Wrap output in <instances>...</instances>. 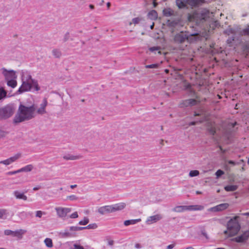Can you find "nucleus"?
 <instances>
[{
  "label": "nucleus",
  "mask_w": 249,
  "mask_h": 249,
  "mask_svg": "<svg viewBox=\"0 0 249 249\" xmlns=\"http://www.w3.org/2000/svg\"><path fill=\"white\" fill-rule=\"evenodd\" d=\"M208 130L210 134L214 135L216 133V129L214 126H211L208 128Z\"/></svg>",
  "instance_id": "34"
},
{
  "label": "nucleus",
  "mask_w": 249,
  "mask_h": 249,
  "mask_svg": "<svg viewBox=\"0 0 249 249\" xmlns=\"http://www.w3.org/2000/svg\"><path fill=\"white\" fill-rule=\"evenodd\" d=\"M69 38V33H67L64 36L63 41L66 42V41H67L68 40Z\"/></svg>",
  "instance_id": "52"
},
{
  "label": "nucleus",
  "mask_w": 249,
  "mask_h": 249,
  "mask_svg": "<svg viewBox=\"0 0 249 249\" xmlns=\"http://www.w3.org/2000/svg\"><path fill=\"white\" fill-rule=\"evenodd\" d=\"M239 218V216H235L231 218L227 223L228 230L231 236L236 234L240 229V225L238 222Z\"/></svg>",
  "instance_id": "5"
},
{
  "label": "nucleus",
  "mask_w": 249,
  "mask_h": 249,
  "mask_svg": "<svg viewBox=\"0 0 249 249\" xmlns=\"http://www.w3.org/2000/svg\"><path fill=\"white\" fill-rule=\"evenodd\" d=\"M21 80L22 84L18 90L19 93L31 91L32 89L35 91L40 89L37 81L33 79L32 75L27 71L22 72Z\"/></svg>",
  "instance_id": "2"
},
{
  "label": "nucleus",
  "mask_w": 249,
  "mask_h": 249,
  "mask_svg": "<svg viewBox=\"0 0 249 249\" xmlns=\"http://www.w3.org/2000/svg\"><path fill=\"white\" fill-rule=\"evenodd\" d=\"M114 244V241L112 240H109L108 241V245L109 246H112Z\"/></svg>",
  "instance_id": "57"
},
{
  "label": "nucleus",
  "mask_w": 249,
  "mask_h": 249,
  "mask_svg": "<svg viewBox=\"0 0 249 249\" xmlns=\"http://www.w3.org/2000/svg\"><path fill=\"white\" fill-rule=\"evenodd\" d=\"M238 188V186L236 185H229L225 187L224 189L226 191L231 192L236 190Z\"/></svg>",
  "instance_id": "26"
},
{
  "label": "nucleus",
  "mask_w": 249,
  "mask_h": 249,
  "mask_svg": "<svg viewBox=\"0 0 249 249\" xmlns=\"http://www.w3.org/2000/svg\"><path fill=\"white\" fill-rule=\"evenodd\" d=\"M84 229H95L97 228V225L96 223H92L88 225L86 227H84Z\"/></svg>",
  "instance_id": "33"
},
{
  "label": "nucleus",
  "mask_w": 249,
  "mask_h": 249,
  "mask_svg": "<svg viewBox=\"0 0 249 249\" xmlns=\"http://www.w3.org/2000/svg\"><path fill=\"white\" fill-rule=\"evenodd\" d=\"M199 174V172L198 170H192L189 172V176L190 177H194L197 176Z\"/></svg>",
  "instance_id": "32"
},
{
  "label": "nucleus",
  "mask_w": 249,
  "mask_h": 249,
  "mask_svg": "<svg viewBox=\"0 0 249 249\" xmlns=\"http://www.w3.org/2000/svg\"><path fill=\"white\" fill-rule=\"evenodd\" d=\"M243 215L249 216V212L243 213L242 214Z\"/></svg>",
  "instance_id": "62"
},
{
  "label": "nucleus",
  "mask_w": 249,
  "mask_h": 249,
  "mask_svg": "<svg viewBox=\"0 0 249 249\" xmlns=\"http://www.w3.org/2000/svg\"><path fill=\"white\" fill-rule=\"evenodd\" d=\"M135 247L136 249H141L142 248V246H141V245L140 244L137 243V244H135Z\"/></svg>",
  "instance_id": "58"
},
{
  "label": "nucleus",
  "mask_w": 249,
  "mask_h": 249,
  "mask_svg": "<svg viewBox=\"0 0 249 249\" xmlns=\"http://www.w3.org/2000/svg\"><path fill=\"white\" fill-rule=\"evenodd\" d=\"M161 218L162 216L160 214H156L148 217L146 222L147 224H151L159 221Z\"/></svg>",
  "instance_id": "17"
},
{
  "label": "nucleus",
  "mask_w": 249,
  "mask_h": 249,
  "mask_svg": "<svg viewBox=\"0 0 249 249\" xmlns=\"http://www.w3.org/2000/svg\"><path fill=\"white\" fill-rule=\"evenodd\" d=\"M78 217V215L77 212H74L70 216V217L71 218H77Z\"/></svg>",
  "instance_id": "51"
},
{
  "label": "nucleus",
  "mask_w": 249,
  "mask_h": 249,
  "mask_svg": "<svg viewBox=\"0 0 249 249\" xmlns=\"http://www.w3.org/2000/svg\"><path fill=\"white\" fill-rule=\"evenodd\" d=\"M210 12L206 9H202L194 13L189 16V20L191 21H195L198 23L203 22L209 17Z\"/></svg>",
  "instance_id": "4"
},
{
  "label": "nucleus",
  "mask_w": 249,
  "mask_h": 249,
  "mask_svg": "<svg viewBox=\"0 0 249 249\" xmlns=\"http://www.w3.org/2000/svg\"><path fill=\"white\" fill-rule=\"evenodd\" d=\"M77 187V185L75 184V185H71L70 186V187L71 188V189H73L75 187Z\"/></svg>",
  "instance_id": "63"
},
{
  "label": "nucleus",
  "mask_w": 249,
  "mask_h": 249,
  "mask_svg": "<svg viewBox=\"0 0 249 249\" xmlns=\"http://www.w3.org/2000/svg\"><path fill=\"white\" fill-rule=\"evenodd\" d=\"M229 204L228 203H222L216 206L209 209V211L220 212L226 210L228 208Z\"/></svg>",
  "instance_id": "12"
},
{
  "label": "nucleus",
  "mask_w": 249,
  "mask_h": 249,
  "mask_svg": "<svg viewBox=\"0 0 249 249\" xmlns=\"http://www.w3.org/2000/svg\"><path fill=\"white\" fill-rule=\"evenodd\" d=\"M69 230H65L64 231L60 232V234L63 237H71L72 236V234L70 232Z\"/></svg>",
  "instance_id": "28"
},
{
  "label": "nucleus",
  "mask_w": 249,
  "mask_h": 249,
  "mask_svg": "<svg viewBox=\"0 0 249 249\" xmlns=\"http://www.w3.org/2000/svg\"><path fill=\"white\" fill-rule=\"evenodd\" d=\"M52 53L53 56L56 58H59L61 55V52L58 49L53 50Z\"/></svg>",
  "instance_id": "31"
},
{
  "label": "nucleus",
  "mask_w": 249,
  "mask_h": 249,
  "mask_svg": "<svg viewBox=\"0 0 249 249\" xmlns=\"http://www.w3.org/2000/svg\"><path fill=\"white\" fill-rule=\"evenodd\" d=\"M68 198L71 200H75L77 199V197L75 195H71L68 197Z\"/></svg>",
  "instance_id": "50"
},
{
  "label": "nucleus",
  "mask_w": 249,
  "mask_h": 249,
  "mask_svg": "<svg viewBox=\"0 0 249 249\" xmlns=\"http://www.w3.org/2000/svg\"><path fill=\"white\" fill-rule=\"evenodd\" d=\"M46 246L48 248H52L53 246L52 240L50 238H46L44 240Z\"/></svg>",
  "instance_id": "29"
},
{
  "label": "nucleus",
  "mask_w": 249,
  "mask_h": 249,
  "mask_svg": "<svg viewBox=\"0 0 249 249\" xmlns=\"http://www.w3.org/2000/svg\"><path fill=\"white\" fill-rule=\"evenodd\" d=\"M201 234L203 235L206 238V239L208 240L209 239V237L205 230H201Z\"/></svg>",
  "instance_id": "47"
},
{
  "label": "nucleus",
  "mask_w": 249,
  "mask_h": 249,
  "mask_svg": "<svg viewBox=\"0 0 249 249\" xmlns=\"http://www.w3.org/2000/svg\"><path fill=\"white\" fill-rule=\"evenodd\" d=\"M7 214V211L5 209H0V218H2L4 215Z\"/></svg>",
  "instance_id": "39"
},
{
  "label": "nucleus",
  "mask_w": 249,
  "mask_h": 249,
  "mask_svg": "<svg viewBox=\"0 0 249 249\" xmlns=\"http://www.w3.org/2000/svg\"><path fill=\"white\" fill-rule=\"evenodd\" d=\"M19 173H20L19 169L16 170V171H9V172H7L6 173V174L7 175H15V174H16Z\"/></svg>",
  "instance_id": "46"
},
{
  "label": "nucleus",
  "mask_w": 249,
  "mask_h": 249,
  "mask_svg": "<svg viewBox=\"0 0 249 249\" xmlns=\"http://www.w3.org/2000/svg\"><path fill=\"white\" fill-rule=\"evenodd\" d=\"M105 211H106L107 213H113V206L112 205H108V206H105Z\"/></svg>",
  "instance_id": "37"
},
{
  "label": "nucleus",
  "mask_w": 249,
  "mask_h": 249,
  "mask_svg": "<svg viewBox=\"0 0 249 249\" xmlns=\"http://www.w3.org/2000/svg\"><path fill=\"white\" fill-rule=\"evenodd\" d=\"M26 231L21 229L16 231L7 230L4 231V234L6 235H12L14 237H20Z\"/></svg>",
  "instance_id": "11"
},
{
  "label": "nucleus",
  "mask_w": 249,
  "mask_h": 249,
  "mask_svg": "<svg viewBox=\"0 0 249 249\" xmlns=\"http://www.w3.org/2000/svg\"><path fill=\"white\" fill-rule=\"evenodd\" d=\"M8 134V132L4 130L2 128L0 127V139L5 137Z\"/></svg>",
  "instance_id": "35"
},
{
  "label": "nucleus",
  "mask_w": 249,
  "mask_h": 249,
  "mask_svg": "<svg viewBox=\"0 0 249 249\" xmlns=\"http://www.w3.org/2000/svg\"><path fill=\"white\" fill-rule=\"evenodd\" d=\"M48 105V102L46 98H44L42 103L40 104L39 108L37 110V113L40 115H43L46 113V107Z\"/></svg>",
  "instance_id": "16"
},
{
  "label": "nucleus",
  "mask_w": 249,
  "mask_h": 249,
  "mask_svg": "<svg viewBox=\"0 0 249 249\" xmlns=\"http://www.w3.org/2000/svg\"><path fill=\"white\" fill-rule=\"evenodd\" d=\"M176 2L177 6L180 9L185 7L187 4L185 0H176Z\"/></svg>",
  "instance_id": "23"
},
{
  "label": "nucleus",
  "mask_w": 249,
  "mask_h": 249,
  "mask_svg": "<svg viewBox=\"0 0 249 249\" xmlns=\"http://www.w3.org/2000/svg\"><path fill=\"white\" fill-rule=\"evenodd\" d=\"M224 172L221 170H218L215 173V175L216 176L217 178H219L220 176H221L222 175L224 174Z\"/></svg>",
  "instance_id": "43"
},
{
  "label": "nucleus",
  "mask_w": 249,
  "mask_h": 249,
  "mask_svg": "<svg viewBox=\"0 0 249 249\" xmlns=\"http://www.w3.org/2000/svg\"><path fill=\"white\" fill-rule=\"evenodd\" d=\"M20 154H18L14 156L10 157L5 160L0 161V163L5 165H8L17 160L20 158Z\"/></svg>",
  "instance_id": "14"
},
{
  "label": "nucleus",
  "mask_w": 249,
  "mask_h": 249,
  "mask_svg": "<svg viewBox=\"0 0 249 249\" xmlns=\"http://www.w3.org/2000/svg\"><path fill=\"white\" fill-rule=\"evenodd\" d=\"M163 14L166 17H170L174 15V11L171 8H165L163 10Z\"/></svg>",
  "instance_id": "22"
},
{
  "label": "nucleus",
  "mask_w": 249,
  "mask_h": 249,
  "mask_svg": "<svg viewBox=\"0 0 249 249\" xmlns=\"http://www.w3.org/2000/svg\"><path fill=\"white\" fill-rule=\"evenodd\" d=\"M29 213H26L25 212H22L19 213V216L21 217H27Z\"/></svg>",
  "instance_id": "49"
},
{
  "label": "nucleus",
  "mask_w": 249,
  "mask_h": 249,
  "mask_svg": "<svg viewBox=\"0 0 249 249\" xmlns=\"http://www.w3.org/2000/svg\"><path fill=\"white\" fill-rule=\"evenodd\" d=\"M82 156L80 155L74 156L71 154H68L63 156V159L66 160H77L82 158Z\"/></svg>",
  "instance_id": "19"
},
{
  "label": "nucleus",
  "mask_w": 249,
  "mask_h": 249,
  "mask_svg": "<svg viewBox=\"0 0 249 249\" xmlns=\"http://www.w3.org/2000/svg\"><path fill=\"white\" fill-rule=\"evenodd\" d=\"M98 212L101 214H104L107 213L106 211H105V206L100 207L98 210Z\"/></svg>",
  "instance_id": "42"
},
{
  "label": "nucleus",
  "mask_w": 249,
  "mask_h": 249,
  "mask_svg": "<svg viewBox=\"0 0 249 249\" xmlns=\"http://www.w3.org/2000/svg\"><path fill=\"white\" fill-rule=\"evenodd\" d=\"M7 92L3 87H0V101L3 100L7 97Z\"/></svg>",
  "instance_id": "25"
},
{
  "label": "nucleus",
  "mask_w": 249,
  "mask_h": 249,
  "mask_svg": "<svg viewBox=\"0 0 249 249\" xmlns=\"http://www.w3.org/2000/svg\"><path fill=\"white\" fill-rule=\"evenodd\" d=\"M245 50H246L248 52H249V42L248 43H247L245 45Z\"/></svg>",
  "instance_id": "55"
},
{
  "label": "nucleus",
  "mask_w": 249,
  "mask_h": 249,
  "mask_svg": "<svg viewBox=\"0 0 249 249\" xmlns=\"http://www.w3.org/2000/svg\"><path fill=\"white\" fill-rule=\"evenodd\" d=\"M43 214H45V213L41 211H37L36 212V217L41 218Z\"/></svg>",
  "instance_id": "44"
},
{
  "label": "nucleus",
  "mask_w": 249,
  "mask_h": 249,
  "mask_svg": "<svg viewBox=\"0 0 249 249\" xmlns=\"http://www.w3.org/2000/svg\"><path fill=\"white\" fill-rule=\"evenodd\" d=\"M234 32H235L234 30L233 29H231V28L228 29L226 30V31H225V33L226 34H227L229 35L231 34H234Z\"/></svg>",
  "instance_id": "45"
},
{
  "label": "nucleus",
  "mask_w": 249,
  "mask_h": 249,
  "mask_svg": "<svg viewBox=\"0 0 249 249\" xmlns=\"http://www.w3.org/2000/svg\"><path fill=\"white\" fill-rule=\"evenodd\" d=\"M249 237V231H245L242 234L236 237L234 241L238 243H241L246 241Z\"/></svg>",
  "instance_id": "13"
},
{
  "label": "nucleus",
  "mask_w": 249,
  "mask_h": 249,
  "mask_svg": "<svg viewBox=\"0 0 249 249\" xmlns=\"http://www.w3.org/2000/svg\"><path fill=\"white\" fill-rule=\"evenodd\" d=\"M148 17L149 18L152 20H155L157 18L158 14L155 10H151L148 14Z\"/></svg>",
  "instance_id": "24"
},
{
  "label": "nucleus",
  "mask_w": 249,
  "mask_h": 249,
  "mask_svg": "<svg viewBox=\"0 0 249 249\" xmlns=\"http://www.w3.org/2000/svg\"><path fill=\"white\" fill-rule=\"evenodd\" d=\"M113 211H119L123 210L126 207V204L124 202H121L112 205Z\"/></svg>",
  "instance_id": "18"
},
{
  "label": "nucleus",
  "mask_w": 249,
  "mask_h": 249,
  "mask_svg": "<svg viewBox=\"0 0 249 249\" xmlns=\"http://www.w3.org/2000/svg\"><path fill=\"white\" fill-rule=\"evenodd\" d=\"M55 210L58 216L62 218L66 217L67 214L71 211V208L63 207H56Z\"/></svg>",
  "instance_id": "9"
},
{
  "label": "nucleus",
  "mask_w": 249,
  "mask_h": 249,
  "mask_svg": "<svg viewBox=\"0 0 249 249\" xmlns=\"http://www.w3.org/2000/svg\"><path fill=\"white\" fill-rule=\"evenodd\" d=\"M141 221V219L127 220L124 221V225L125 226H127L130 225H134Z\"/></svg>",
  "instance_id": "20"
},
{
  "label": "nucleus",
  "mask_w": 249,
  "mask_h": 249,
  "mask_svg": "<svg viewBox=\"0 0 249 249\" xmlns=\"http://www.w3.org/2000/svg\"><path fill=\"white\" fill-rule=\"evenodd\" d=\"M36 109V107L35 105L26 107L20 105L13 119V123L17 124L33 119L35 116V112Z\"/></svg>",
  "instance_id": "1"
},
{
  "label": "nucleus",
  "mask_w": 249,
  "mask_h": 249,
  "mask_svg": "<svg viewBox=\"0 0 249 249\" xmlns=\"http://www.w3.org/2000/svg\"><path fill=\"white\" fill-rule=\"evenodd\" d=\"M16 111L14 104H8L0 107V121H5L13 116Z\"/></svg>",
  "instance_id": "3"
},
{
  "label": "nucleus",
  "mask_w": 249,
  "mask_h": 249,
  "mask_svg": "<svg viewBox=\"0 0 249 249\" xmlns=\"http://www.w3.org/2000/svg\"><path fill=\"white\" fill-rule=\"evenodd\" d=\"M159 67V65L157 64H153L151 65H145V67L147 69H157Z\"/></svg>",
  "instance_id": "38"
},
{
  "label": "nucleus",
  "mask_w": 249,
  "mask_h": 249,
  "mask_svg": "<svg viewBox=\"0 0 249 249\" xmlns=\"http://www.w3.org/2000/svg\"><path fill=\"white\" fill-rule=\"evenodd\" d=\"M160 49V47H150L149 48V51L152 52H154L155 51H158V53L160 54L161 53V52L160 51H159Z\"/></svg>",
  "instance_id": "41"
},
{
  "label": "nucleus",
  "mask_w": 249,
  "mask_h": 249,
  "mask_svg": "<svg viewBox=\"0 0 249 249\" xmlns=\"http://www.w3.org/2000/svg\"><path fill=\"white\" fill-rule=\"evenodd\" d=\"M228 163L232 164V165H235L236 164H238L240 163V162H235L233 160H228Z\"/></svg>",
  "instance_id": "54"
},
{
  "label": "nucleus",
  "mask_w": 249,
  "mask_h": 249,
  "mask_svg": "<svg viewBox=\"0 0 249 249\" xmlns=\"http://www.w3.org/2000/svg\"><path fill=\"white\" fill-rule=\"evenodd\" d=\"M141 19L139 18H135L132 19V22H130L129 24L131 25L132 23H133L134 24H137L139 23V22L141 21Z\"/></svg>",
  "instance_id": "40"
},
{
  "label": "nucleus",
  "mask_w": 249,
  "mask_h": 249,
  "mask_svg": "<svg viewBox=\"0 0 249 249\" xmlns=\"http://www.w3.org/2000/svg\"><path fill=\"white\" fill-rule=\"evenodd\" d=\"M204 209V206L202 205H189V206H177L174 207L172 211L177 213H182L186 211H201Z\"/></svg>",
  "instance_id": "6"
},
{
  "label": "nucleus",
  "mask_w": 249,
  "mask_h": 249,
  "mask_svg": "<svg viewBox=\"0 0 249 249\" xmlns=\"http://www.w3.org/2000/svg\"><path fill=\"white\" fill-rule=\"evenodd\" d=\"M196 34H189L187 33L180 32L174 36V41L176 43H182L188 39L189 36H195Z\"/></svg>",
  "instance_id": "7"
},
{
  "label": "nucleus",
  "mask_w": 249,
  "mask_h": 249,
  "mask_svg": "<svg viewBox=\"0 0 249 249\" xmlns=\"http://www.w3.org/2000/svg\"><path fill=\"white\" fill-rule=\"evenodd\" d=\"M73 249H84V247L80 245L74 244L73 245Z\"/></svg>",
  "instance_id": "48"
},
{
  "label": "nucleus",
  "mask_w": 249,
  "mask_h": 249,
  "mask_svg": "<svg viewBox=\"0 0 249 249\" xmlns=\"http://www.w3.org/2000/svg\"><path fill=\"white\" fill-rule=\"evenodd\" d=\"M13 195L17 199H21L24 201L27 200V196L22 191L15 190L13 192Z\"/></svg>",
  "instance_id": "15"
},
{
  "label": "nucleus",
  "mask_w": 249,
  "mask_h": 249,
  "mask_svg": "<svg viewBox=\"0 0 249 249\" xmlns=\"http://www.w3.org/2000/svg\"><path fill=\"white\" fill-rule=\"evenodd\" d=\"M197 101L194 99H189L183 100L179 104L180 107H192L196 105Z\"/></svg>",
  "instance_id": "10"
},
{
  "label": "nucleus",
  "mask_w": 249,
  "mask_h": 249,
  "mask_svg": "<svg viewBox=\"0 0 249 249\" xmlns=\"http://www.w3.org/2000/svg\"><path fill=\"white\" fill-rule=\"evenodd\" d=\"M34 168V166L32 164H28L20 169H19V171L20 172H31Z\"/></svg>",
  "instance_id": "21"
},
{
  "label": "nucleus",
  "mask_w": 249,
  "mask_h": 249,
  "mask_svg": "<svg viewBox=\"0 0 249 249\" xmlns=\"http://www.w3.org/2000/svg\"><path fill=\"white\" fill-rule=\"evenodd\" d=\"M84 230V227L71 226L70 227V231H78Z\"/></svg>",
  "instance_id": "30"
},
{
  "label": "nucleus",
  "mask_w": 249,
  "mask_h": 249,
  "mask_svg": "<svg viewBox=\"0 0 249 249\" xmlns=\"http://www.w3.org/2000/svg\"><path fill=\"white\" fill-rule=\"evenodd\" d=\"M243 32L245 35H249V27L244 29Z\"/></svg>",
  "instance_id": "53"
},
{
  "label": "nucleus",
  "mask_w": 249,
  "mask_h": 249,
  "mask_svg": "<svg viewBox=\"0 0 249 249\" xmlns=\"http://www.w3.org/2000/svg\"><path fill=\"white\" fill-rule=\"evenodd\" d=\"M7 85L8 86L12 88H15L17 85V82L16 79H12L7 81Z\"/></svg>",
  "instance_id": "27"
},
{
  "label": "nucleus",
  "mask_w": 249,
  "mask_h": 249,
  "mask_svg": "<svg viewBox=\"0 0 249 249\" xmlns=\"http://www.w3.org/2000/svg\"><path fill=\"white\" fill-rule=\"evenodd\" d=\"M89 8H90L91 9H94V5H92V4H90V5H89Z\"/></svg>",
  "instance_id": "64"
},
{
  "label": "nucleus",
  "mask_w": 249,
  "mask_h": 249,
  "mask_svg": "<svg viewBox=\"0 0 249 249\" xmlns=\"http://www.w3.org/2000/svg\"><path fill=\"white\" fill-rule=\"evenodd\" d=\"M40 188H41V186H37L36 187H35L33 188V190L34 191H37V190L40 189Z\"/></svg>",
  "instance_id": "60"
},
{
  "label": "nucleus",
  "mask_w": 249,
  "mask_h": 249,
  "mask_svg": "<svg viewBox=\"0 0 249 249\" xmlns=\"http://www.w3.org/2000/svg\"><path fill=\"white\" fill-rule=\"evenodd\" d=\"M0 71L6 81L12 79H17V76L16 74V71L14 70H7L5 68H3L0 69Z\"/></svg>",
  "instance_id": "8"
},
{
  "label": "nucleus",
  "mask_w": 249,
  "mask_h": 249,
  "mask_svg": "<svg viewBox=\"0 0 249 249\" xmlns=\"http://www.w3.org/2000/svg\"><path fill=\"white\" fill-rule=\"evenodd\" d=\"M234 40V37H232L231 39L229 38L227 40V42L228 44L231 43L232 41Z\"/></svg>",
  "instance_id": "59"
},
{
  "label": "nucleus",
  "mask_w": 249,
  "mask_h": 249,
  "mask_svg": "<svg viewBox=\"0 0 249 249\" xmlns=\"http://www.w3.org/2000/svg\"><path fill=\"white\" fill-rule=\"evenodd\" d=\"M197 123V122L196 121H194V122H190L189 124V125H196Z\"/></svg>",
  "instance_id": "61"
},
{
  "label": "nucleus",
  "mask_w": 249,
  "mask_h": 249,
  "mask_svg": "<svg viewBox=\"0 0 249 249\" xmlns=\"http://www.w3.org/2000/svg\"><path fill=\"white\" fill-rule=\"evenodd\" d=\"M175 247V244H171L167 246V249H172Z\"/></svg>",
  "instance_id": "56"
},
{
  "label": "nucleus",
  "mask_w": 249,
  "mask_h": 249,
  "mask_svg": "<svg viewBox=\"0 0 249 249\" xmlns=\"http://www.w3.org/2000/svg\"><path fill=\"white\" fill-rule=\"evenodd\" d=\"M89 222V219L88 217H85L83 220L79 221V224L81 225H86Z\"/></svg>",
  "instance_id": "36"
}]
</instances>
